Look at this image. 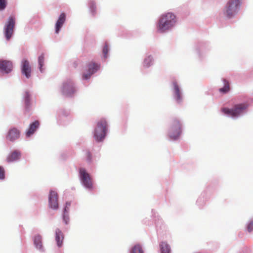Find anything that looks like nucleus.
<instances>
[{"instance_id":"nucleus-1","label":"nucleus","mask_w":253,"mask_h":253,"mask_svg":"<svg viewBox=\"0 0 253 253\" xmlns=\"http://www.w3.org/2000/svg\"><path fill=\"white\" fill-rule=\"evenodd\" d=\"M176 22V16L171 12H168L161 15L157 25L158 31L164 32L171 29Z\"/></svg>"},{"instance_id":"nucleus-2","label":"nucleus","mask_w":253,"mask_h":253,"mask_svg":"<svg viewBox=\"0 0 253 253\" xmlns=\"http://www.w3.org/2000/svg\"><path fill=\"white\" fill-rule=\"evenodd\" d=\"M107 122L102 119L99 120L94 130V138L97 141H101L105 138L107 132Z\"/></svg>"},{"instance_id":"nucleus-3","label":"nucleus","mask_w":253,"mask_h":253,"mask_svg":"<svg viewBox=\"0 0 253 253\" xmlns=\"http://www.w3.org/2000/svg\"><path fill=\"white\" fill-rule=\"evenodd\" d=\"M181 132V125L176 119H173L170 123L169 131V138L175 140L179 137Z\"/></svg>"},{"instance_id":"nucleus-4","label":"nucleus","mask_w":253,"mask_h":253,"mask_svg":"<svg viewBox=\"0 0 253 253\" xmlns=\"http://www.w3.org/2000/svg\"><path fill=\"white\" fill-rule=\"evenodd\" d=\"M247 105L245 104L236 105L231 109L224 108L222 109V112L225 114L233 118H236L243 114L247 108Z\"/></svg>"},{"instance_id":"nucleus-5","label":"nucleus","mask_w":253,"mask_h":253,"mask_svg":"<svg viewBox=\"0 0 253 253\" xmlns=\"http://www.w3.org/2000/svg\"><path fill=\"white\" fill-rule=\"evenodd\" d=\"M241 4V0H229L227 3L224 14L228 17H232L237 13Z\"/></svg>"},{"instance_id":"nucleus-6","label":"nucleus","mask_w":253,"mask_h":253,"mask_svg":"<svg viewBox=\"0 0 253 253\" xmlns=\"http://www.w3.org/2000/svg\"><path fill=\"white\" fill-rule=\"evenodd\" d=\"M15 25V17L14 16L9 17L4 27V32L7 40H9L11 37Z\"/></svg>"},{"instance_id":"nucleus-7","label":"nucleus","mask_w":253,"mask_h":253,"mask_svg":"<svg viewBox=\"0 0 253 253\" xmlns=\"http://www.w3.org/2000/svg\"><path fill=\"white\" fill-rule=\"evenodd\" d=\"M80 174L81 181L84 185L87 188L91 189L92 188L91 179L89 174L86 172L85 169L84 168H81L80 169Z\"/></svg>"},{"instance_id":"nucleus-8","label":"nucleus","mask_w":253,"mask_h":253,"mask_svg":"<svg viewBox=\"0 0 253 253\" xmlns=\"http://www.w3.org/2000/svg\"><path fill=\"white\" fill-rule=\"evenodd\" d=\"M49 205L51 208L57 209L58 208V194L56 192L51 190L50 191L49 197Z\"/></svg>"},{"instance_id":"nucleus-9","label":"nucleus","mask_w":253,"mask_h":253,"mask_svg":"<svg viewBox=\"0 0 253 253\" xmlns=\"http://www.w3.org/2000/svg\"><path fill=\"white\" fill-rule=\"evenodd\" d=\"M88 73L84 74L83 76V78L85 80L89 79L92 74L96 72L99 69V65L95 63L91 62L88 64Z\"/></svg>"},{"instance_id":"nucleus-10","label":"nucleus","mask_w":253,"mask_h":253,"mask_svg":"<svg viewBox=\"0 0 253 253\" xmlns=\"http://www.w3.org/2000/svg\"><path fill=\"white\" fill-rule=\"evenodd\" d=\"M22 73L27 78L31 77V67L30 63L27 60L24 59L22 61Z\"/></svg>"},{"instance_id":"nucleus-11","label":"nucleus","mask_w":253,"mask_h":253,"mask_svg":"<svg viewBox=\"0 0 253 253\" xmlns=\"http://www.w3.org/2000/svg\"><path fill=\"white\" fill-rule=\"evenodd\" d=\"M20 136V131L16 128L9 129L6 136V139L13 142Z\"/></svg>"},{"instance_id":"nucleus-12","label":"nucleus","mask_w":253,"mask_h":253,"mask_svg":"<svg viewBox=\"0 0 253 253\" xmlns=\"http://www.w3.org/2000/svg\"><path fill=\"white\" fill-rule=\"evenodd\" d=\"M12 67L11 62L6 60L0 61V70L1 72L8 73L12 71Z\"/></svg>"},{"instance_id":"nucleus-13","label":"nucleus","mask_w":253,"mask_h":253,"mask_svg":"<svg viewBox=\"0 0 253 253\" xmlns=\"http://www.w3.org/2000/svg\"><path fill=\"white\" fill-rule=\"evenodd\" d=\"M66 20V14L62 13L60 15L55 24V33L58 34Z\"/></svg>"},{"instance_id":"nucleus-14","label":"nucleus","mask_w":253,"mask_h":253,"mask_svg":"<svg viewBox=\"0 0 253 253\" xmlns=\"http://www.w3.org/2000/svg\"><path fill=\"white\" fill-rule=\"evenodd\" d=\"M34 244L37 249L40 251H43V247L42 242V237L40 235H37L34 237Z\"/></svg>"},{"instance_id":"nucleus-15","label":"nucleus","mask_w":253,"mask_h":253,"mask_svg":"<svg viewBox=\"0 0 253 253\" xmlns=\"http://www.w3.org/2000/svg\"><path fill=\"white\" fill-rule=\"evenodd\" d=\"M64 238V235L62 231L59 229H56L55 230V240L59 248L62 247Z\"/></svg>"},{"instance_id":"nucleus-16","label":"nucleus","mask_w":253,"mask_h":253,"mask_svg":"<svg viewBox=\"0 0 253 253\" xmlns=\"http://www.w3.org/2000/svg\"><path fill=\"white\" fill-rule=\"evenodd\" d=\"M21 157L20 151L15 150L10 153L6 158V161L8 163H11L18 160Z\"/></svg>"},{"instance_id":"nucleus-17","label":"nucleus","mask_w":253,"mask_h":253,"mask_svg":"<svg viewBox=\"0 0 253 253\" xmlns=\"http://www.w3.org/2000/svg\"><path fill=\"white\" fill-rule=\"evenodd\" d=\"M75 91L72 83L65 84L63 87V92L65 95H68L73 93Z\"/></svg>"},{"instance_id":"nucleus-18","label":"nucleus","mask_w":253,"mask_h":253,"mask_svg":"<svg viewBox=\"0 0 253 253\" xmlns=\"http://www.w3.org/2000/svg\"><path fill=\"white\" fill-rule=\"evenodd\" d=\"M39 125L40 123L38 121H36L31 124L29 128L26 132V136L27 137H30L32 134H33L36 131V129L39 127Z\"/></svg>"},{"instance_id":"nucleus-19","label":"nucleus","mask_w":253,"mask_h":253,"mask_svg":"<svg viewBox=\"0 0 253 253\" xmlns=\"http://www.w3.org/2000/svg\"><path fill=\"white\" fill-rule=\"evenodd\" d=\"M173 85L174 89L175 97L177 102H179L181 100V97L179 86L176 82H173Z\"/></svg>"},{"instance_id":"nucleus-20","label":"nucleus","mask_w":253,"mask_h":253,"mask_svg":"<svg viewBox=\"0 0 253 253\" xmlns=\"http://www.w3.org/2000/svg\"><path fill=\"white\" fill-rule=\"evenodd\" d=\"M160 248L161 253H170V246L166 242H161L160 243Z\"/></svg>"},{"instance_id":"nucleus-21","label":"nucleus","mask_w":253,"mask_h":253,"mask_svg":"<svg viewBox=\"0 0 253 253\" xmlns=\"http://www.w3.org/2000/svg\"><path fill=\"white\" fill-rule=\"evenodd\" d=\"M24 98L25 108L26 110H28V108L30 105V94L28 91H26L25 92Z\"/></svg>"},{"instance_id":"nucleus-22","label":"nucleus","mask_w":253,"mask_h":253,"mask_svg":"<svg viewBox=\"0 0 253 253\" xmlns=\"http://www.w3.org/2000/svg\"><path fill=\"white\" fill-rule=\"evenodd\" d=\"M223 81L224 82V86L223 87L220 88L219 89V90L220 92L225 93H227V92H228L229 91L230 85H229V83L226 80L223 79Z\"/></svg>"},{"instance_id":"nucleus-23","label":"nucleus","mask_w":253,"mask_h":253,"mask_svg":"<svg viewBox=\"0 0 253 253\" xmlns=\"http://www.w3.org/2000/svg\"><path fill=\"white\" fill-rule=\"evenodd\" d=\"M70 205H71V203L70 202H67L66 203V205L64 208V215H63V220L66 224H68L69 220V218L68 217V215L66 214V212H68V211L69 210V207L70 206Z\"/></svg>"},{"instance_id":"nucleus-24","label":"nucleus","mask_w":253,"mask_h":253,"mask_svg":"<svg viewBox=\"0 0 253 253\" xmlns=\"http://www.w3.org/2000/svg\"><path fill=\"white\" fill-rule=\"evenodd\" d=\"M153 61V58L151 56H148L146 57L143 62V66L145 68H148L150 66Z\"/></svg>"},{"instance_id":"nucleus-25","label":"nucleus","mask_w":253,"mask_h":253,"mask_svg":"<svg viewBox=\"0 0 253 253\" xmlns=\"http://www.w3.org/2000/svg\"><path fill=\"white\" fill-rule=\"evenodd\" d=\"M130 253H144L141 247L139 245L134 246L131 249Z\"/></svg>"},{"instance_id":"nucleus-26","label":"nucleus","mask_w":253,"mask_h":253,"mask_svg":"<svg viewBox=\"0 0 253 253\" xmlns=\"http://www.w3.org/2000/svg\"><path fill=\"white\" fill-rule=\"evenodd\" d=\"M44 61V57L43 54H42L38 58V62H39V69L41 72H42L43 69H42V66L43 65Z\"/></svg>"},{"instance_id":"nucleus-27","label":"nucleus","mask_w":253,"mask_h":253,"mask_svg":"<svg viewBox=\"0 0 253 253\" xmlns=\"http://www.w3.org/2000/svg\"><path fill=\"white\" fill-rule=\"evenodd\" d=\"M7 5L6 0H0V10L4 9Z\"/></svg>"},{"instance_id":"nucleus-28","label":"nucleus","mask_w":253,"mask_h":253,"mask_svg":"<svg viewBox=\"0 0 253 253\" xmlns=\"http://www.w3.org/2000/svg\"><path fill=\"white\" fill-rule=\"evenodd\" d=\"M5 177V171L3 167H0V179L2 180Z\"/></svg>"},{"instance_id":"nucleus-29","label":"nucleus","mask_w":253,"mask_h":253,"mask_svg":"<svg viewBox=\"0 0 253 253\" xmlns=\"http://www.w3.org/2000/svg\"><path fill=\"white\" fill-rule=\"evenodd\" d=\"M109 49L107 45H105L103 48V53L104 54V56L105 58H106L107 56V53L108 52Z\"/></svg>"},{"instance_id":"nucleus-30","label":"nucleus","mask_w":253,"mask_h":253,"mask_svg":"<svg viewBox=\"0 0 253 253\" xmlns=\"http://www.w3.org/2000/svg\"><path fill=\"white\" fill-rule=\"evenodd\" d=\"M248 230L249 232H251L253 230V220H252L248 225Z\"/></svg>"},{"instance_id":"nucleus-31","label":"nucleus","mask_w":253,"mask_h":253,"mask_svg":"<svg viewBox=\"0 0 253 253\" xmlns=\"http://www.w3.org/2000/svg\"><path fill=\"white\" fill-rule=\"evenodd\" d=\"M85 156L87 161H90L91 158V155L89 151H86L85 153Z\"/></svg>"}]
</instances>
